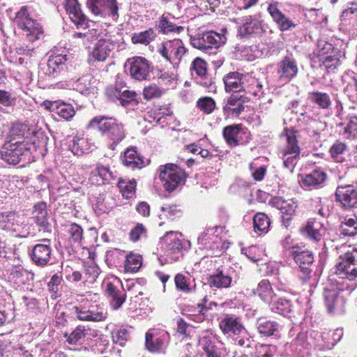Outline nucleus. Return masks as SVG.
Here are the masks:
<instances>
[{"mask_svg":"<svg viewBox=\"0 0 357 357\" xmlns=\"http://www.w3.org/2000/svg\"><path fill=\"white\" fill-rule=\"evenodd\" d=\"M89 127L98 128L102 135L107 139V146L111 150H114L126 137L123 125L112 117L95 116L90 121Z\"/></svg>","mask_w":357,"mask_h":357,"instance_id":"1","label":"nucleus"},{"mask_svg":"<svg viewBox=\"0 0 357 357\" xmlns=\"http://www.w3.org/2000/svg\"><path fill=\"white\" fill-rule=\"evenodd\" d=\"M15 52L20 56L17 69L20 73V79L29 82L32 79L33 57L36 54V47L31 43H22L15 47Z\"/></svg>","mask_w":357,"mask_h":357,"instance_id":"2","label":"nucleus"},{"mask_svg":"<svg viewBox=\"0 0 357 357\" xmlns=\"http://www.w3.org/2000/svg\"><path fill=\"white\" fill-rule=\"evenodd\" d=\"M14 22L20 29L26 33V36L29 42L40 39L43 34L42 26L36 20L30 17L26 6H22L16 13Z\"/></svg>","mask_w":357,"mask_h":357,"instance_id":"3","label":"nucleus"},{"mask_svg":"<svg viewBox=\"0 0 357 357\" xmlns=\"http://www.w3.org/2000/svg\"><path fill=\"white\" fill-rule=\"evenodd\" d=\"M33 144H24V142L16 141L6 142L0 151V155L3 160L9 165H15L24 157L29 156Z\"/></svg>","mask_w":357,"mask_h":357,"instance_id":"4","label":"nucleus"},{"mask_svg":"<svg viewBox=\"0 0 357 357\" xmlns=\"http://www.w3.org/2000/svg\"><path fill=\"white\" fill-rule=\"evenodd\" d=\"M158 52L174 66H178L188 54V50L183 41L177 38L162 42Z\"/></svg>","mask_w":357,"mask_h":357,"instance_id":"5","label":"nucleus"},{"mask_svg":"<svg viewBox=\"0 0 357 357\" xmlns=\"http://www.w3.org/2000/svg\"><path fill=\"white\" fill-rule=\"evenodd\" d=\"M158 178L165 189L168 192L174 190L180 184L184 183L185 172L174 164L160 166L158 170Z\"/></svg>","mask_w":357,"mask_h":357,"instance_id":"6","label":"nucleus"},{"mask_svg":"<svg viewBox=\"0 0 357 357\" xmlns=\"http://www.w3.org/2000/svg\"><path fill=\"white\" fill-rule=\"evenodd\" d=\"M226 40L224 35L214 31L198 33L190 38L191 44L194 47L206 52H210L213 49H218L225 43Z\"/></svg>","mask_w":357,"mask_h":357,"instance_id":"7","label":"nucleus"},{"mask_svg":"<svg viewBox=\"0 0 357 357\" xmlns=\"http://www.w3.org/2000/svg\"><path fill=\"white\" fill-rule=\"evenodd\" d=\"M88 8L96 16L103 19L119 18V6L116 0H86Z\"/></svg>","mask_w":357,"mask_h":357,"instance_id":"8","label":"nucleus"},{"mask_svg":"<svg viewBox=\"0 0 357 357\" xmlns=\"http://www.w3.org/2000/svg\"><path fill=\"white\" fill-rule=\"evenodd\" d=\"M287 146L280 151L284 166L291 172L297 163L301 153V149L298 145L296 132L289 130L286 134Z\"/></svg>","mask_w":357,"mask_h":357,"instance_id":"9","label":"nucleus"},{"mask_svg":"<svg viewBox=\"0 0 357 357\" xmlns=\"http://www.w3.org/2000/svg\"><path fill=\"white\" fill-rule=\"evenodd\" d=\"M335 273L342 279L354 280L357 278V248L340 257Z\"/></svg>","mask_w":357,"mask_h":357,"instance_id":"10","label":"nucleus"},{"mask_svg":"<svg viewBox=\"0 0 357 357\" xmlns=\"http://www.w3.org/2000/svg\"><path fill=\"white\" fill-rule=\"evenodd\" d=\"M72 312L79 320L84 321H104L108 315L107 309L101 305H91L88 308L83 305L75 306Z\"/></svg>","mask_w":357,"mask_h":357,"instance_id":"11","label":"nucleus"},{"mask_svg":"<svg viewBox=\"0 0 357 357\" xmlns=\"http://www.w3.org/2000/svg\"><path fill=\"white\" fill-rule=\"evenodd\" d=\"M67 61V56L63 54L51 55L45 63L40 66L38 77L40 79L50 82L60 73L61 68Z\"/></svg>","mask_w":357,"mask_h":357,"instance_id":"12","label":"nucleus"},{"mask_svg":"<svg viewBox=\"0 0 357 357\" xmlns=\"http://www.w3.org/2000/svg\"><path fill=\"white\" fill-rule=\"evenodd\" d=\"M125 66L128 68L131 77L136 80H146L150 76V64L144 57L130 58L127 60Z\"/></svg>","mask_w":357,"mask_h":357,"instance_id":"13","label":"nucleus"},{"mask_svg":"<svg viewBox=\"0 0 357 357\" xmlns=\"http://www.w3.org/2000/svg\"><path fill=\"white\" fill-rule=\"evenodd\" d=\"M181 233L169 231L164 236V241L166 243L165 255L167 261L169 262L176 261L181 256L180 254L183 245L180 238Z\"/></svg>","mask_w":357,"mask_h":357,"instance_id":"14","label":"nucleus"},{"mask_svg":"<svg viewBox=\"0 0 357 357\" xmlns=\"http://www.w3.org/2000/svg\"><path fill=\"white\" fill-rule=\"evenodd\" d=\"M296 264L298 266L301 273L299 277L303 280H306L310 276L312 271L311 266L314 261L312 252L309 250L298 251L293 250L290 251Z\"/></svg>","mask_w":357,"mask_h":357,"instance_id":"15","label":"nucleus"},{"mask_svg":"<svg viewBox=\"0 0 357 357\" xmlns=\"http://www.w3.org/2000/svg\"><path fill=\"white\" fill-rule=\"evenodd\" d=\"M298 72L296 61L291 56H284L278 65L277 74L282 83H287L295 77Z\"/></svg>","mask_w":357,"mask_h":357,"instance_id":"16","label":"nucleus"},{"mask_svg":"<svg viewBox=\"0 0 357 357\" xmlns=\"http://www.w3.org/2000/svg\"><path fill=\"white\" fill-rule=\"evenodd\" d=\"M271 204L280 211L283 225L287 227L298 206L296 202L293 199L285 200L282 197H277L271 199Z\"/></svg>","mask_w":357,"mask_h":357,"instance_id":"17","label":"nucleus"},{"mask_svg":"<svg viewBox=\"0 0 357 357\" xmlns=\"http://www.w3.org/2000/svg\"><path fill=\"white\" fill-rule=\"evenodd\" d=\"M248 75L230 72L223 78L226 92L238 93L246 91Z\"/></svg>","mask_w":357,"mask_h":357,"instance_id":"18","label":"nucleus"},{"mask_svg":"<svg viewBox=\"0 0 357 357\" xmlns=\"http://www.w3.org/2000/svg\"><path fill=\"white\" fill-rule=\"evenodd\" d=\"M336 201L344 208H350L357 205V190L353 185L338 186L335 192Z\"/></svg>","mask_w":357,"mask_h":357,"instance_id":"19","label":"nucleus"},{"mask_svg":"<svg viewBox=\"0 0 357 357\" xmlns=\"http://www.w3.org/2000/svg\"><path fill=\"white\" fill-rule=\"evenodd\" d=\"M267 10L281 31H290L296 26V24L278 8V3L270 4Z\"/></svg>","mask_w":357,"mask_h":357,"instance_id":"20","label":"nucleus"},{"mask_svg":"<svg viewBox=\"0 0 357 357\" xmlns=\"http://www.w3.org/2000/svg\"><path fill=\"white\" fill-rule=\"evenodd\" d=\"M325 304L329 313L344 311V299L340 296L336 288H325L324 291Z\"/></svg>","mask_w":357,"mask_h":357,"instance_id":"21","label":"nucleus"},{"mask_svg":"<svg viewBox=\"0 0 357 357\" xmlns=\"http://www.w3.org/2000/svg\"><path fill=\"white\" fill-rule=\"evenodd\" d=\"M327 178V174L321 169H316L312 172L302 176L301 185L305 190H312L323 187Z\"/></svg>","mask_w":357,"mask_h":357,"instance_id":"22","label":"nucleus"},{"mask_svg":"<svg viewBox=\"0 0 357 357\" xmlns=\"http://www.w3.org/2000/svg\"><path fill=\"white\" fill-rule=\"evenodd\" d=\"M107 95L112 99H117L121 105L126 107L130 104H137L136 93L133 91H129L126 87L119 88L111 87L107 90Z\"/></svg>","mask_w":357,"mask_h":357,"instance_id":"23","label":"nucleus"},{"mask_svg":"<svg viewBox=\"0 0 357 357\" xmlns=\"http://www.w3.org/2000/svg\"><path fill=\"white\" fill-rule=\"evenodd\" d=\"M65 8L71 21L77 28L87 24V18L82 13L77 0H66Z\"/></svg>","mask_w":357,"mask_h":357,"instance_id":"24","label":"nucleus"},{"mask_svg":"<svg viewBox=\"0 0 357 357\" xmlns=\"http://www.w3.org/2000/svg\"><path fill=\"white\" fill-rule=\"evenodd\" d=\"M241 26H239L238 32L239 36L249 37L261 33L262 27L261 22L256 17L246 16L241 20Z\"/></svg>","mask_w":357,"mask_h":357,"instance_id":"25","label":"nucleus"},{"mask_svg":"<svg viewBox=\"0 0 357 357\" xmlns=\"http://www.w3.org/2000/svg\"><path fill=\"white\" fill-rule=\"evenodd\" d=\"M33 133L34 131L31 130L27 124L21 123H13L9 132V137H10L9 142L21 141L24 142V144H33L29 141V139L31 138Z\"/></svg>","mask_w":357,"mask_h":357,"instance_id":"26","label":"nucleus"},{"mask_svg":"<svg viewBox=\"0 0 357 357\" xmlns=\"http://www.w3.org/2000/svg\"><path fill=\"white\" fill-rule=\"evenodd\" d=\"M115 46L110 38H100L93 47L91 56L98 61H104L114 50Z\"/></svg>","mask_w":357,"mask_h":357,"instance_id":"27","label":"nucleus"},{"mask_svg":"<svg viewBox=\"0 0 357 357\" xmlns=\"http://www.w3.org/2000/svg\"><path fill=\"white\" fill-rule=\"evenodd\" d=\"M220 328L224 334L231 335H240L246 333L243 324L236 317H225L220 322Z\"/></svg>","mask_w":357,"mask_h":357,"instance_id":"28","label":"nucleus"},{"mask_svg":"<svg viewBox=\"0 0 357 357\" xmlns=\"http://www.w3.org/2000/svg\"><path fill=\"white\" fill-rule=\"evenodd\" d=\"M31 256V259L37 266H46L50 264L51 247L47 244H37L33 247Z\"/></svg>","mask_w":357,"mask_h":357,"instance_id":"29","label":"nucleus"},{"mask_svg":"<svg viewBox=\"0 0 357 357\" xmlns=\"http://www.w3.org/2000/svg\"><path fill=\"white\" fill-rule=\"evenodd\" d=\"M167 338L168 335L166 333L158 334L149 331L145 337L146 347L151 352L160 351L165 348Z\"/></svg>","mask_w":357,"mask_h":357,"instance_id":"30","label":"nucleus"},{"mask_svg":"<svg viewBox=\"0 0 357 357\" xmlns=\"http://www.w3.org/2000/svg\"><path fill=\"white\" fill-rule=\"evenodd\" d=\"M215 336L208 332L204 333L199 339L198 344L204 351L206 357H221L220 351L215 345Z\"/></svg>","mask_w":357,"mask_h":357,"instance_id":"31","label":"nucleus"},{"mask_svg":"<svg viewBox=\"0 0 357 357\" xmlns=\"http://www.w3.org/2000/svg\"><path fill=\"white\" fill-rule=\"evenodd\" d=\"M256 326L259 333L262 336H279L280 325L275 321L260 317L257 320Z\"/></svg>","mask_w":357,"mask_h":357,"instance_id":"32","label":"nucleus"},{"mask_svg":"<svg viewBox=\"0 0 357 357\" xmlns=\"http://www.w3.org/2000/svg\"><path fill=\"white\" fill-rule=\"evenodd\" d=\"M47 109L59 115L65 120L71 119L75 114L74 107L63 102H49L45 104Z\"/></svg>","mask_w":357,"mask_h":357,"instance_id":"33","label":"nucleus"},{"mask_svg":"<svg viewBox=\"0 0 357 357\" xmlns=\"http://www.w3.org/2000/svg\"><path fill=\"white\" fill-rule=\"evenodd\" d=\"M106 291L109 298V303L113 310H118L126 301V294L124 289H120L112 282H108Z\"/></svg>","mask_w":357,"mask_h":357,"instance_id":"34","label":"nucleus"},{"mask_svg":"<svg viewBox=\"0 0 357 357\" xmlns=\"http://www.w3.org/2000/svg\"><path fill=\"white\" fill-rule=\"evenodd\" d=\"M33 216L36 220V223L43 231L49 229L50 223L48 221V213L47 211V205L45 202H38L35 204L33 211Z\"/></svg>","mask_w":357,"mask_h":357,"instance_id":"35","label":"nucleus"},{"mask_svg":"<svg viewBox=\"0 0 357 357\" xmlns=\"http://www.w3.org/2000/svg\"><path fill=\"white\" fill-rule=\"evenodd\" d=\"M116 175L109 169V168L102 165H98L94 172L91 173L90 179L93 183L97 185L109 183L114 181Z\"/></svg>","mask_w":357,"mask_h":357,"instance_id":"36","label":"nucleus"},{"mask_svg":"<svg viewBox=\"0 0 357 357\" xmlns=\"http://www.w3.org/2000/svg\"><path fill=\"white\" fill-rule=\"evenodd\" d=\"M253 294L268 304L276 296L270 282L265 279L258 283L257 287L253 289Z\"/></svg>","mask_w":357,"mask_h":357,"instance_id":"37","label":"nucleus"},{"mask_svg":"<svg viewBox=\"0 0 357 357\" xmlns=\"http://www.w3.org/2000/svg\"><path fill=\"white\" fill-rule=\"evenodd\" d=\"M207 282L210 287L227 288L231 283V277L222 270L217 269L213 274L208 276Z\"/></svg>","mask_w":357,"mask_h":357,"instance_id":"38","label":"nucleus"},{"mask_svg":"<svg viewBox=\"0 0 357 357\" xmlns=\"http://www.w3.org/2000/svg\"><path fill=\"white\" fill-rule=\"evenodd\" d=\"M268 305L271 312L283 316H289L293 307L290 300L285 298H276V296Z\"/></svg>","mask_w":357,"mask_h":357,"instance_id":"39","label":"nucleus"},{"mask_svg":"<svg viewBox=\"0 0 357 357\" xmlns=\"http://www.w3.org/2000/svg\"><path fill=\"white\" fill-rule=\"evenodd\" d=\"M245 109L244 100L242 96H231L223 107L225 113L228 115L238 116Z\"/></svg>","mask_w":357,"mask_h":357,"instance_id":"40","label":"nucleus"},{"mask_svg":"<svg viewBox=\"0 0 357 357\" xmlns=\"http://www.w3.org/2000/svg\"><path fill=\"white\" fill-rule=\"evenodd\" d=\"M342 80L344 85V91L347 95L350 97L357 96V77L353 71H348L345 73L342 77Z\"/></svg>","mask_w":357,"mask_h":357,"instance_id":"41","label":"nucleus"},{"mask_svg":"<svg viewBox=\"0 0 357 357\" xmlns=\"http://www.w3.org/2000/svg\"><path fill=\"white\" fill-rule=\"evenodd\" d=\"M340 235L352 237L357 234V217L346 216L339 227Z\"/></svg>","mask_w":357,"mask_h":357,"instance_id":"42","label":"nucleus"},{"mask_svg":"<svg viewBox=\"0 0 357 357\" xmlns=\"http://www.w3.org/2000/svg\"><path fill=\"white\" fill-rule=\"evenodd\" d=\"M321 230L323 229H321V223L314 220H309L306 225L301 229L303 235L314 241H319L321 239Z\"/></svg>","mask_w":357,"mask_h":357,"instance_id":"43","label":"nucleus"},{"mask_svg":"<svg viewBox=\"0 0 357 357\" xmlns=\"http://www.w3.org/2000/svg\"><path fill=\"white\" fill-rule=\"evenodd\" d=\"M122 161L124 165L132 169L141 168L144 163L142 159L137 154L136 148L134 147L128 148L125 151Z\"/></svg>","mask_w":357,"mask_h":357,"instance_id":"44","label":"nucleus"},{"mask_svg":"<svg viewBox=\"0 0 357 357\" xmlns=\"http://www.w3.org/2000/svg\"><path fill=\"white\" fill-rule=\"evenodd\" d=\"M309 100L321 109H328L332 104L330 96L324 92L312 91L308 94Z\"/></svg>","mask_w":357,"mask_h":357,"instance_id":"45","label":"nucleus"},{"mask_svg":"<svg viewBox=\"0 0 357 357\" xmlns=\"http://www.w3.org/2000/svg\"><path fill=\"white\" fill-rule=\"evenodd\" d=\"M271 221L263 213H257L253 217L254 231L257 233H266L268 231Z\"/></svg>","mask_w":357,"mask_h":357,"instance_id":"46","label":"nucleus"},{"mask_svg":"<svg viewBox=\"0 0 357 357\" xmlns=\"http://www.w3.org/2000/svg\"><path fill=\"white\" fill-rule=\"evenodd\" d=\"M218 237L215 235L213 229L208 228L202 232L197 238L198 243L203 246V248H213V243H216Z\"/></svg>","mask_w":357,"mask_h":357,"instance_id":"47","label":"nucleus"},{"mask_svg":"<svg viewBox=\"0 0 357 357\" xmlns=\"http://www.w3.org/2000/svg\"><path fill=\"white\" fill-rule=\"evenodd\" d=\"M241 125H231L225 127L223 129V137L226 142L231 146H236L238 142L237 140V136L240 132Z\"/></svg>","mask_w":357,"mask_h":357,"instance_id":"48","label":"nucleus"},{"mask_svg":"<svg viewBox=\"0 0 357 357\" xmlns=\"http://www.w3.org/2000/svg\"><path fill=\"white\" fill-rule=\"evenodd\" d=\"M156 37L155 31L152 29H149L139 33L132 34L131 40L134 44H142L147 45L153 41Z\"/></svg>","mask_w":357,"mask_h":357,"instance_id":"49","label":"nucleus"},{"mask_svg":"<svg viewBox=\"0 0 357 357\" xmlns=\"http://www.w3.org/2000/svg\"><path fill=\"white\" fill-rule=\"evenodd\" d=\"M160 211L161 213L159 214V218L161 220L167 218L173 220L181 217L182 215V211L180 206L177 205L162 206Z\"/></svg>","mask_w":357,"mask_h":357,"instance_id":"50","label":"nucleus"},{"mask_svg":"<svg viewBox=\"0 0 357 357\" xmlns=\"http://www.w3.org/2000/svg\"><path fill=\"white\" fill-rule=\"evenodd\" d=\"M118 187L122 195L126 199H129L135 193L136 181L135 180L126 181L121 179L118 183Z\"/></svg>","mask_w":357,"mask_h":357,"instance_id":"51","label":"nucleus"},{"mask_svg":"<svg viewBox=\"0 0 357 357\" xmlns=\"http://www.w3.org/2000/svg\"><path fill=\"white\" fill-rule=\"evenodd\" d=\"M17 215L14 212H4L0 214V227L6 230H15V221Z\"/></svg>","mask_w":357,"mask_h":357,"instance_id":"52","label":"nucleus"},{"mask_svg":"<svg viewBox=\"0 0 357 357\" xmlns=\"http://www.w3.org/2000/svg\"><path fill=\"white\" fill-rule=\"evenodd\" d=\"M86 24L82 26L84 28L83 32L75 33L73 38L83 39V43L85 42H91L94 40L98 39L100 37V31L97 29H86Z\"/></svg>","mask_w":357,"mask_h":357,"instance_id":"53","label":"nucleus"},{"mask_svg":"<svg viewBox=\"0 0 357 357\" xmlns=\"http://www.w3.org/2000/svg\"><path fill=\"white\" fill-rule=\"evenodd\" d=\"M157 26L163 33H168L170 32L179 33L181 31H183V26H176L172 22H169L167 17L163 15L160 18Z\"/></svg>","mask_w":357,"mask_h":357,"instance_id":"54","label":"nucleus"},{"mask_svg":"<svg viewBox=\"0 0 357 357\" xmlns=\"http://www.w3.org/2000/svg\"><path fill=\"white\" fill-rule=\"evenodd\" d=\"M100 274V269L94 263H89L84 266V282L93 283Z\"/></svg>","mask_w":357,"mask_h":357,"instance_id":"55","label":"nucleus"},{"mask_svg":"<svg viewBox=\"0 0 357 357\" xmlns=\"http://www.w3.org/2000/svg\"><path fill=\"white\" fill-rule=\"evenodd\" d=\"M87 334V330L84 326L79 325L69 335L67 341L70 344H76L83 340Z\"/></svg>","mask_w":357,"mask_h":357,"instance_id":"56","label":"nucleus"},{"mask_svg":"<svg viewBox=\"0 0 357 357\" xmlns=\"http://www.w3.org/2000/svg\"><path fill=\"white\" fill-rule=\"evenodd\" d=\"M10 275L17 284H24L29 280V276L32 277L28 271L20 266L13 268Z\"/></svg>","mask_w":357,"mask_h":357,"instance_id":"57","label":"nucleus"},{"mask_svg":"<svg viewBox=\"0 0 357 357\" xmlns=\"http://www.w3.org/2000/svg\"><path fill=\"white\" fill-rule=\"evenodd\" d=\"M74 89L82 94L91 93V77L89 75H86L79 78L75 83Z\"/></svg>","mask_w":357,"mask_h":357,"instance_id":"58","label":"nucleus"},{"mask_svg":"<svg viewBox=\"0 0 357 357\" xmlns=\"http://www.w3.org/2000/svg\"><path fill=\"white\" fill-rule=\"evenodd\" d=\"M263 84L258 79H255L248 75L246 90L252 93L255 96H259L263 93Z\"/></svg>","mask_w":357,"mask_h":357,"instance_id":"59","label":"nucleus"},{"mask_svg":"<svg viewBox=\"0 0 357 357\" xmlns=\"http://www.w3.org/2000/svg\"><path fill=\"white\" fill-rule=\"evenodd\" d=\"M142 266V261L139 256L130 255L127 257L125 267L128 271L137 272Z\"/></svg>","mask_w":357,"mask_h":357,"instance_id":"60","label":"nucleus"},{"mask_svg":"<svg viewBox=\"0 0 357 357\" xmlns=\"http://www.w3.org/2000/svg\"><path fill=\"white\" fill-rule=\"evenodd\" d=\"M197 105L199 109L206 114H211L215 107V101L208 97L200 98Z\"/></svg>","mask_w":357,"mask_h":357,"instance_id":"61","label":"nucleus"},{"mask_svg":"<svg viewBox=\"0 0 357 357\" xmlns=\"http://www.w3.org/2000/svg\"><path fill=\"white\" fill-rule=\"evenodd\" d=\"M191 68L200 78H204L206 75V63L199 57L192 61Z\"/></svg>","mask_w":357,"mask_h":357,"instance_id":"62","label":"nucleus"},{"mask_svg":"<svg viewBox=\"0 0 357 357\" xmlns=\"http://www.w3.org/2000/svg\"><path fill=\"white\" fill-rule=\"evenodd\" d=\"M174 282L178 290L185 293H190L192 291V288L187 282L186 278L183 274H176L174 278Z\"/></svg>","mask_w":357,"mask_h":357,"instance_id":"63","label":"nucleus"},{"mask_svg":"<svg viewBox=\"0 0 357 357\" xmlns=\"http://www.w3.org/2000/svg\"><path fill=\"white\" fill-rule=\"evenodd\" d=\"M344 135L347 137H356L357 136V117L351 116L349 122L344 128Z\"/></svg>","mask_w":357,"mask_h":357,"instance_id":"64","label":"nucleus"}]
</instances>
